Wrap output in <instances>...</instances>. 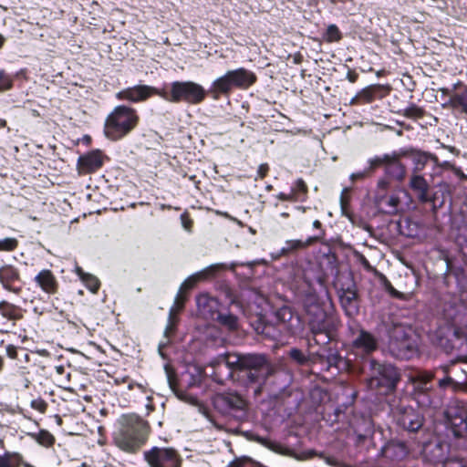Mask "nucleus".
<instances>
[{
	"instance_id": "f257e3e1",
	"label": "nucleus",
	"mask_w": 467,
	"mask_h": 467,
	"mask_svg": "<svg viewBox=\"0 0 467 467\" xmlns=\"http://www.w3.org/2000/svg\"><path fill=\"white\" fill-rule=\"evenodd\" d=\"M221 362L232 369L244 373V382L254 396L262 393L267 379L274 371L273 365L265 355L228 353L221 358Z\"/></svg>"
},
{
	"instance_id": "f03ea898",
	"label": "nucleus",
	"mask_w": 467,
	"mask_h": 467,
	"mask_svg": "<svg viewBox=\"0 0 467 467\" xmlns=\"http://www.w3.org/2000/svg\"><path fill=\"white\" fill-rule=\"evenodd\" d=\"M150 427L136 415L122 416L113 432V442L121 451L136 453L147 441Z\"/></svg>"
},
{
	"instance_id": "7ed1b4c3",
	"label": "nucleus",
	"mask_w": 467,
	"mask_h": 467,
	"mask_svg": "<svg viewBox=\"0 0 467 467\" xmlns=\"http://www.w3.org/2000/svg\"><path fill=\"white\" fill-rule=\"evenodd\" d=\"M139 116L135 109L117 106L107 117L104 132L110 140H117L129 134L138 125Z\"/></svg>"
},
{
	"instance_id": "20e7f679",
	"label": "nucleus",
	"mask_w": 467,
	"mask_h": 467,
	"mask_svg": "<svg viewBox=\"0 0 467 467\" xmlns=\"http://www.w3.org/2000/svg\"><path fill=\"white\" fill-rule=\"evenodd\" d=\"M160 97L172 103L197 105L205 99L206 90L193 81H174L171 83L169 91L161 89Z\"/></svg>"
},
{
	"instance_id": "39448f33",
	"label": "nucleus",
	"mask_w": 467,
	"mask_h": 467,
	"mask_svg": "<svg viewBox=\"0 0 467 467\" xmlns=\"http://www.w3.org/2000/svg\"><path fill=\"white\" fill-rule=\"evenodd\" d=\"M306 311L313 335L316 337L324 336L322 343H327L330 340L332 331L336 327L334 317L327 315L314 297L306 299ZM316 341L319 343V339L316 338Z\"/></svg>"
},
{
	"instance_id": "423d86ee",
	"label": "nucleus",
	"mask_w": 467,
	"mask_h": 467,
	"mask_svg": "<svg viewBox=\"0 0 467 467\" xmlns=\"http://www.w3.org/2000/svg\"><path fill=\"white\" fill-rule=\"evenodd\" d=\"M371 376L368 380L370 389L379 394L392 391L399 380V374L395 367L390 364H379L375 360L370 361Z\"/></svg>"
},
{
	"instance_id": "0eeeda50",
	"label": "nucleus",
	"mask_w": 467,
	"mask_h": 467,
	"mask_svg": "<svg viewBox=\"0 0 467 467\" xmlns=\"http://www.w3.org/2000/svg\"><path fill=\"white\" fill-rule=\"evenodd\" d=\"M213 406L221 413L237 420L245 418L248 407L247 401L237 393L216 395L213 399Z\"/></svg>"
},
{
	"instance_id": "6e6552de",
	"label": "nucleus",
	"mask_w": 467,
	"mask_h": 467,
	"mask_svg": "<svg viewBox=\"0 0 467 467\" xmlns=\"http://www.w3.org/2000/svg\"><path fill=\"white\" fill-rule=\"evenodd\" d=\"M145 462L150 467H181L182 459L173 448L157 447L143 452Z\"/></svg>"
},
{
	"instance_id": "1a4fd4ad",
	"label": "nucleus",
	"mask_w": 467,
	"mask_h": 467,
	"mask_svg": "<svg viewBox=\"0 0 467 467\" xmlns=\"http://www.w3.org/2000/svg\"><path fill=\"white\" fill-rule=\"evenodd\" d=\"M351 349L357 356L365 357L378 348V339L363 328L351 329Z\"/></svg>"
},
{
	"instance_id": "9d476101",
	"label": "nucleus",
	"mask_w": 467,
	"mask_h": 467,
	"mask_svg": "<svg viewBox=\"0 0 467 467\" xmlns=\"http://www.w3.org/2000/svg\"><path fill=\"white\" fill-rule=\"evenodd\" d=\"M410 194L403 188L396 189L390 195L379 197V202L387 207L386 212L389 214H398L404 213L411 202Z\"/></svg>"
},
{
	"instance_id": "9b49d317",
	"label": "nucleus",
	"mask_w": 467,
	"mask_h": 467,
	"mask_svg": "<svg viewBox=\"0 0 467 467\" xmlns=\"http://www.w3.org/2000/svg\"><path fill=\"white\" fill-rule=\"evenodd\" d=\"M160 92H161V90H159L158 88L151 86L136 85L119 91L116 93V98L119 100L139 103L147 100L153 95L160 96Z\"/></svg>"
},
{
	"instance_id": "f8f14e48",
	"label": "nucleus",
	"mask_w": 467,
	"mask_h": 467,
	"mask_svg": "<svg viewBox=\"0 0 467 467\" xmlns=\"http://www.w3.org/2000/svg\"><path fill=\"white\" fill-rule=\"evenodd\" d=\"M396 417L398 424L409 431H417L423 423L422 416L411 407H400Z\"/></svg>"
},
{
	"instance_id": "ddd939ff",
	"label": "nucleus",
	"mask_w": 467,
	"mask_h": 467,
	"mask_svg": "<svg viewBox=\"0 0 467 467\" xmlns=\"http://www.w3.org/2000/svg\"><path fill=\"white\" fill-rule=\"evenodd\" d=\"M234 88H238V83L229 70L212 83L209 91L217 99L221 95H228Z\"/></svg>"
},
{
	"instance_id": "4468645a",
	"label": "nucleus",
	"mask_w": 467,
	"mask_h": 467,
	"mask_svg": "<svg viewBox=\"0 0 467 467\" xmlns=\"http://www.w3.org/2000/svg\"><path fill=\"white\" fill-rule=\"evenodd\" d=\"M234 88H238V83L229 70L212 83L209 91L217 99L221 95H228Z\"/></svg>"
},
{
	"instance_id": "2eb2a0df",
	"label": "nucleus",
	"mask_w": 467,
	"mask_h": 467,
	"mask_svg": "<svg viewBox=\"0 0 467 467\" xmlns=\"http://www.w3.org/2000/svg\"><path fill=\"white\" fill-rule=\"evenodd\" d=\"M198 314L203 319L213 320L219 312V302L207 294H202L196 298Z\"/></svg>"
},
{
	"instance_id": "dca6fc26",
	"label": "nucleus",
	"mask_w": 467,
	"mask_h": 467,
	"mask_svg": "<svg viewBox=\"0 0 467 467\" xmlns=\"http://www.w3.org/2000/svg\"><path fill=\"white\" fill-rule=\"evenodd\" d=\"M103 156L99 150L88 152L80 156L78 161V170L82 173H89L99 170L103 165Z\"/></svg>"
},
{
	"instance_id": "f3484780",
	"label": "nucleus",
	"mask_w": 467,
	"mask_h": 467,
	"mask_svg": "<svg viewBox=\"0 0 467 467\" xmlns=\"http://www.w3.org/2000/svg\"><path fill=\"white\" fill-rule=\"evenodd\" d=\"M17 281H19V272L16 268L12 265H4L0 268V282L5 289L18 294L21 287L15 285Z\"/></svg>"
},
{
	"instance_id": "a211bd4d",
	"label": "nucleus",
	"mask_w": 467,
	"mask_h": 467,
	"mask_svg": "<svg viewBox=\"0 0 467 467\" xmlns=\"http://www.w3.org/2000/svg\"><path fill=\"white\" fill-rule=\"evenodd\" d=\"M407 454L408 448L406 444L400 441H391L381 449V455L392 462L401 461Z\"/></svg>"
},
{
	"instance_id": "6ab92c4d",
	"label": "nucleus",
	"mask_w": 467,
	"mask_h": 467,
	"mask_svg": "<svg viewBox=\"0 0 467 467\" xmlns=\"http://www.w3.org/2000/svg\"><path fill=\"white\" fill-rule=\"evenodd\" d=\"M224 268H225L224 264H216V265H213L207 267L206 269H204L202 272H199L197 274L191 275L182 284L178 294L183 295V292L185 290L192 288L196 285V283L199 282L200 280H202L209 276H212L214 275V273L216 271L222 270Z\"/></svg>"
},
{
	"instance_id": "aec40b11",
	"label": "nucleus",
	"mask_w": 467,
	"mask_h": 467,
	"mask_svg": "<svg viewBox=\"0 0 467 467\" xmlns=\"http://www.w3.org/2000/svg\"><path fill=\"white\" fill-rule=\"evenodd\" d=\"M410 188L415 192L417 198L421 202L429 201L430 186L426 179L418 173H413L410 178Z\"/></svg>"
},
{
	"instance_id": "412c9836",
	"label": "nucleus",
	"mask_w": 467,
	"mask_h": 467,
	"mask_svg": "<svg viewBox=\"0 0 467 467\" xmlns=\"http://www.w3.org/2000/svg\"><path fill=\"white\" fill-rule=\"evenodd\" d=\"M443 108H451L461 113L467 114V87L450 94V98L442 104Z\"/></svg>"
},
{
	"instance_id": "4be33fe9",
	"label": "nucleus",
	"mask_w": 467,
	"mask_h": 467,
	"mask_svg": "<svg viewBox=\"0 0 467 467\" xmlns=\"http://www.w3.org/2000/svg\"><path fill=\"white\" fill-rule=\"evenodd\" d=\"M36 283L40 288L48 294H54L57 290V282L50 270L45 269L35 277Z\"/></svg>"
},
{
	"instance_id": "5701e85b",
	"label": "nucleus",
	"mask_w": 467,
	"mask_h": 467,
	"mask_svg": "<svg viewBox=\"0 0 467 467\" xmlns=\"http://www.w3.org/2000/svg\"><path fill=\"white\" fill-rule=\"evenodd\" d=\"M433 379V374L431 372L419 371L410 375L409 380L413 385L416 391L424 393L431 389V381Z\"/></svg>"
},
{
	"instance_id": "b1692460",
	"label": "nucleus",
	"mask_w": 467,
	"mask_h": 467,
	"mask_svg": "<svg viewBox=\"0 0 467 467\" xmlns=\"http://www.w3.org/2000/svg\"><path fill=\"white\" fill-rule=\"evenodd\" d=\"M390 156H394V158L387 163L385 171L398 182H402L406 177V168L400 161L401 153L393 152Z\"/></svg>"
},
{
	"instance_id": "393cba45",
	"label": "nucleus",
	"mask_w": 467,
	"mask_h": 467,
	"mask_svg": "<svg viewBox=\"0 0 467 467\" xmlns=\"http://www.w3.org/2000/svg\"><path fill=\"white\" fill-rule=\"evenodd\" d=\"M185 296L181 294H177L176 298L174 300L173 306L170 309L169 313V321L165 329V335L169 336L175 329L176 324L178 322L177 315L179 312L184 307Z\"/></svg>"
},
{
	"instance_id": "a878e982",
	"label": "nucleus",
	"mask_w": 467,
	"mask_h": 467,
	"mask_svg": "<svg viewBox=\"0 0 467 467\" xmlns=\"http://www.w3.org/2000/svg\"><path fill=\"white\" fill-rule=\"evenodd\" d=\"M231 71L240 89H246L256 81L255 74L244 67H239Z\"/></svg>"
},
{
	"instance_id": "bb28decb",
	"label": "nucleus",
	"mask_w": 467,
	"mask_h": 467,
	"mask_svg": "<svg viewBox=\"0 0 467 467\" xmlns=\"http://www.w3.org/2000/svg\"><path fill=\"white\" fill-rule=\"evenodd\" d=\"M340 303L348 316L358 313L357 293L355 290L347 289L340 296Z\"/></svg>"
},
{
	"instance_id": "cd10ccee",
	"label": "nucleus",
	"mask_w": 467,
	"mask_h": 467,
	"mask_svg": "<svg viewBox=\"0 0 467 467\" xmlns=\"http://www.w3.org/2000/svg\"><path fill=\"white\" fill-rule=\"evenodd\" d=\"M446 424L454 437H462L467 431V416L448 420Z\"/></svg>"
},
{
	"instance_id": "c85d7f7f",
	"label": "nucleus",
	"mask_w": 467,
	"mask_h": 467,
	"mask_svg": "<svg viewBox=\"0 0 467 467\" xmlns=\"http://www.w3.org/2000/svg\"><path fill=\"white\" fill-rule=\"evenodd\" d=\"M75 272L90 292H98L100 283L95 275L85 273L79 266H76Z\"/></svg>"
},
{
	"instance_id": "c756f323",
	"label": "nucleus",
	"mask_w": 467,
	"mask_h": 467,
	"mask_svg": "<svg viewBox=\"0 0 467 467\" xmlns=\"http://www.w3.org/2000/svg\"><path fill=\"white\" fill-rule=\"evenodd\" d=\"M411 160L414 164V172L418 173L426 165L429 160H432L435 163L438 161L436 156L431 154H428L426 152L415 151L411 153Z\"/></svg>"
},
{
	"instance_id": "7c9ffc66",
	"label": "nucleus",
	"mask_w": 467,
	"mask_h": 467,
	"mask_svg": "<svg viewBox=\"0 0 467 467\" xmlns=\"http://www.w3.org/2000/svg\"><path fill=\"white\" fill-rule=\"evenodd\" d=\"M467 416V410L462 403L453 401L449 404L445 411L446 421L455 418Z\"/></svg>"
},
{
	"instance_id": "2f4dec72",
	"label": "nucleus",
	"mask_w": 467,
	"mask_h": 467,
	"mask_svg": "<svg viewBox=\"0 0 467 467\" xmlns=\"http://www.w3.org/2000/svg\"><path fill=\"white\" fill-rule=\"evenodd\" d=\"M213 320L218 321L223 327L228 330H236L238 328V319L233 314H223L218 312Z\"/></svg>"
},
{
	"instance_id": "473e14b6",
	"label": "nucleus",
	"mask_w": 467,
	"mask_h": 467,
	"mask_svg": "<svg viewBox=\"0 0 467 467\" xmlns=\"http://www.w3.org/2000/svg\"><path fill=\"white\" fill-rule=\"evenodd\" d=\"M0 314L8 319H19L21 317L19 308L6 301L0 302Z\"/></svg>"
},
{
	"instance_id": "72a5a7b5",
	"label": "nucleus",
	"mask_w": 467,
	"mask_h": 467,
	"mask_svg": "<svg viewBox=\"0 0 467 467\" xmlns=\"http://www.w3.org/2000/svg\"><path fill=\"white\" fill-rule=\"evenodd\" d=\"M21 456L18 453L5 452L0 454V467H19Z\"/></svg>"
},
{
	"instance_id": "f704fd0d",
	"label": "nucleus",
	"mask_w": 467,
	"mask_h": 467,
	"mask_svg": "<svg viewBox=\"0 0 467 467\" xmlns=\"http://www.w3.org/2000/svg\"><path fill=\"white\" fill-rule=\"evenodd\" d=\"M318 239L319 237H309L306 242L301 240H289L286 242V246L282 249V253L286 254L293 250L305 248Z\"/></svg>"
},
{
	"instance_id": "c9c22d12",
	"label": "nucleus",
	"mask_w": 467,
	"mask_h": 467,
	"mask_svg": "<svg viewBox=\"0 0 467 467\" xmlns=\"http://www.w3.org/2000/svg\"><path fill=\"white\" fill-rule=\"evenodd\" d=\"M33 437L39 444L45 447L51 446L55 441L54 436L47 431H40L38 433L34 434Z\"/></svg>"
},
{
	"instance_id": "e433bc0d",
	"label": "nucleus",
	"mask_w": 467,
	"mask_h": 467,
	"mask_svg": "<svg viewBox=\"0 0 467 467\" xmlns=\"http://www.w3.org/2000/svg\"><path fill=\"white\" fill-rule=\"evenodd\" d=\"M439 387L441 389H451L453 391H458L463 389V386L462 383L455 381L452 378L449 376H445L443 379L439 380Z\"/></svg>"
},
{
	"instance_id": "4c0bfd02",
	"label": "nucleus",
	"mask_w": 467,
	"mask_h": 467,
	"mask_svg": "<svg viewBox=\"0 0 467 467\" xmlns=\"http://www.w3.org/2000/svg\"><path fill=\"white\" fill-rule=\"evenodd\" d=\"M391 154H384L381 156H375L368 160L369 170H374L379 166H387V163L394 158Z\"/></svg>"
},
{
	"instance_id": "58836bf2",
	"label": "nucleus",
	"mask_w": 467,
	"mask_h": 467,
	"mask_svg": "<svg viewBox=\"0 0 467 467\" xmlns=\"http://www.w3.org/2000/svg\"><path fill=\"white\" fill-rule=\"evenodd\" d=\"M342 35L336 25L328 26L324 35V39L329 43L339 41Z\"/></svg>"
},
{
	"instance_id": "ea45409f",
	"label": "nucleus",
	"mask_w": 467,
	"mask_h": 467,
	"mask_svg": "<svg viewBox=\"0 0 467 467\" xmlns=\"http://www.w3.org/2000/svg\"><path fill=\"white\" fill-rule=\"evenodd\" d=\"M404 116L410 119H420L423 116V110L416 105H410L404 109Z\"/></svg>"
},
{
	"instance_id": "a19ab883",
	"label": "nucleus",
	"mask_w": 467,
	"mask_h": 467,
	"mask_svg": "<svg viewBox=\"0 0 467 467\" xmlns=\"http://www.w3.org/2000/svg\"><path fill=\"white\" fill-rule=\"evenodd\" d=\"M348 192H349V189L348 188H345L342 191L341 195H340L341 212H342V214L347 216V217H349V213H348V203H349Z\"/></svg>"
},
{
	"instance_id": "79ce46f5",
	"label": "nucleus",
	"mask_w": 467,
	"mask_h": 467,
	"mask_svg": "<svg viewBox=\"0 0 467 467\" xmlns=\"http://www.w3.org/2000/svg\"><path fill=\"white\" fill-rule=\"evenodd\" d=\"M18 242L16 238H5L0 240V251H13L17 247Z\"/></svg>"
},
{
	"instance_id": "37998d69",
	"label": "nucleus",
	"mask_w": 467,
	"mask_h": 467,
	"mask_svg": "<svg viewBox=\"0 0 467 467\" xmlns=\"http://www.w3.org/2000/svg\"><path fill=\"white\" fill-rule=\"evenodd\" d=\"M415 353V349L410 345H406L403 347V344L397 349L396 355L401 358H410Z\"/></svg>"
},
{
	"instance_id": "c03bdc74",
	"label": "nucleus",
	"mask_w": 467,
	"mask_h": 467,
	"mask_svg": "<svg viewBox=\"0 0 467 467\" xmlns=\"http://www.w3.org/2000/svg\"><path fill=\"white\" fill-rule=\"evenodd\" d=\"M276 317L280 321L285 323L292 319L293 313L289 307L284 306L277 311Z\"/></svg>"
},
{
	"instance_id": "a18cd8bd",
	"label": "nucleus",
	"mask_w": 467,
	"mask_h": 467,
	"mask_svg": "<svg viewBox=\"0 0 467 467\" xmlns=\"http://www.w3.org/2000/svg\"><path fill=\"white\" fill-rule=\"evenodd\" d=\"M358 99L365 102H370L374 99V88H364L358 96Z\"/></svg>"
},
{
	"instance_id": "49530a36",
	"label": "nucleus",
	"mask_w": 467,
	"mask_h": 467,
	"mask_svg": "<svg viewBox=\"0 0 467 467\" xmlns=\"http://www.w3.org/2000/svg\"><path fill=\"white\" fill-rule=\"evenodd\" d=\"M12 86V80L3 70H0V90H5Z\"/></svg>"
},
{
	"instance_id": "de8ad7c7",
	"label": "nucleus",
	"mask_w": 467,
	"mask_h": 467,
	"mask_svg": "<svg viewBox=\"0 0 467 467\" xmlns=\"http://www.w3.org/2000/svg\"><path fill=\"white\" fill-rule=\"evenodd\" d=\"M291 358L297 360L299 363H303L306 360L304 354L298 349H292L290 352Z\"/></svg>"
},
{
	"instance_id": "09e8293b",
	"label": "nucleus",
	"mask_w": 467,
	"mask_h": 467,
	"mask_svg": "<svg viewBox=\"0 0 467 467\" xmlns=\"http://www.w3.org/2000/svg\"><path fill=\"white\" fill-rule=\"evenodd\" d=\"M182 223L185 230L190 231L192 227V221L187 217L185 213L181 215Z\"/></svg>"
},
{
	"instance_id": "8fccbe9b",
	"label": "nucleus",
	"mask_w": 467,
	"mask_h": 467,
	"mask_svg": "<svg viewBox=\"0 0 467 467\" xmlns=\"http://www.w3.org/2000/svg\"><path fill=\"white\" fill-rule=\"evenodd\" d=\"M268 170H269V167L267 164L264 163V164H261L259 167H258V170H257V175L259 178L263 179L266 173L268 172Z\"/></svg>"
},
{
	"instance_id": "3c124183",
	"label": "nucleus",
	"mask_w": 467,
	"mask_h": 467,
	"mask_svg": "<svg viewBox=\"0 0 467 467\" xmlns=\"http://www.w3.org/2000/svg\"><path fill=\"white\" fill-rule=\"evenodd\" d=\"M445 467H465V465L461 460H449L446 462Z\"/></svg>"
},
{
	"instance_id": "603ef678",
	"label": "nucleus",
	"mask_w": 467,
	"mask_h": 467,
	"mask_svg": "<svg viewBox=\"0 0 467 467\" xmlns=\"http://www.w3.org/2000/svg\"><path fill=\"white\" fill-rule=\"evenodd\" d=\"M32 408L39 410V411H44L45 409H46V404L43 400H33L32 401Z\"/></svg>"
},
{
	"instance_id": "864d4df0",
	"label": "nucleus",
	"mask_w": 467,
	"mask_h": 467,
	"mask_svg": "<svg viewBox=\"0 0 467 467\" xmlns=\"http://www.w3.org/2000/svg\"><path fill=\"white\" fill-rule=\"evenodd\" d=\"M389 187V182L387 179H380L378 182V189L387 191Z\"/></svg>"
},
{
	"instance_id": "5fc2aeb1",
	"label": "nucleus",
	"mask_w": 467,
	"mask_h": 467,
	"mask_svg": "<svg viewBox=\"0 0 467 467\" xmlns=\"http://www.w3.org/2000/svg\"><path fill=\"white\" fill-rule=\"evenodd\" d=\"M323 459L330 466L337 467L338 465V461L333 456H323Z\"/></svg>"
},
{
	"instance_id": "6e6d98bb",
	"label": "nucleus",
	"mask_w": 467,
	"mask_h": 467,
	"mask_svg": "<svg viewBox=\"0 0 467 467\" xmlns=\"http://www.w3.org/2000/svg\"><path fill=\"white\" fill-rule=\"evenodd\" d=\"M366 175H367V172L365 171L354 172L350 175V180L352 182H355L356 180H361V179L365 178Z\"/></svg>"
},
{
	"instance_id": "4d7b16f0",
	"label": "nucleus",
	"mask_w": 467,
	"mask_h": 467,
	"mask_svg": "<svg viewBox=\"0 0 467 467\" xmlns=\"http://www.w3.org/2000/svg\"><path fill=\"white\" fill-rule=\"evenodd\" d=\"M6 353H7V356L9 358H16V354H17V350H16V348L14 346H8L6 348Z\"/></svg>"
},
{
	"instance_id": "13d9d810",
	"label": "nucleus",
	"mask_w": 467,
	"mask_h": 467,
	"mask_svg": "<svg viewBox=\"0 0 467 467\" xmlns=\"http://www.w3.org/2000/svg\"><path fill=\"white\" fill-rule=\"evenodd\" d=\"M296 184L299 191H302L304 192L306 191V186L302 180L297 181Z\"/></svg>"
},
{
	"instance_id": "bf43d9fd",
	"label": "nucleus",
	"mask_w": 467,
	"mask_h": 467,
	"mask_svg": "<svg viewBox=\"0 0 467 467\" xmlns=\"http://www.w3.org/2000/svg\"><path fill=\"white\" fill-rule=\"evenodd\" d=\"M452 171L455 172V174H457L458 176L460 177H464V174L462 173V171L459 169V168H456V167H453L452 168Z\"/></svg>"
},
{
	"instance_id": "052dcab7",
	"label": "nucleus",
	"mask_w": 467,
	"mask_h": 467,
	"mask_svg": "<svg viewBox=\"0 0 467 467\" xmlns=\"http://www.w3.org/2000/svg\"><path fill=\"white\" fill-rule=\"evenodd\" d=\"M230 467H242V463L240 462H234L230 464Z\"/></svg>"
},
{
	"instance_id": "680f3d73",
	"label": "nucleus",
	"mask_w": 467,
	"mask_h": 467,
	"mask_svg": "<svg viewBox=\"0 0 467 467\" xmlns=\"http://www.w3.org/2000/svg\"><path fill=\"white\" fill-rule=\"evenodd\" d=\"M313 226L315 228H320L321 227V223L318 221V220H316L314 223H313Z\"/></svg>"
},
{
	"instance_id": "e2e57ef3",
	"label": "nucleus",
	"mask_w": 467,
	"mask_h": 467,
	"mask_svg": "<svg viewBox=\"0 0 467 467\" xmlns=\"http://www.w3.org/2000/svg\"><path fill=\"white\" fill-rule=\"evenodd\" d=\"M441 166L442 167H448V168H450L451 170L454 167L453 165L450 164L448 161L443 162Z\"/></svg>"
},
{
	"instance_id": "0e129e2a",
	"label": "nucleus",
	"mask_w": 467,
	"mask_h": 467,
	"mask_svg": "<svg viewBox=\"0 0 467 467\" xmlns=\"http://www.w3.org/2000/svg\"><path fill=\"white\" fill-rule=\"evenodd\" d=\"M6 126V121L3 119H0V128H4Z\"/></svg>"
},
{
	"instance_id": "69168bd1",
	"label": "nucleus",
	"mask_w": 467,
	"mask_h": 467,
	"mask_svg": "<svg viewBox=\"0 0 467 467\" xmlns=\"http://www.w3.org/2000/svg\"><path fill=\"white\" fill-rule=\"evenodd\" d=\"M389 292H390L392 295H394V296H398V295H399V293H398V292H397L393 287H390V288H389Z\"/></svg>"
},
{
	"instance_id": "338daca9",
	"label": "nucleus",
	"mask_w": 467,
	"mask_h": 467,
	"mask_svg": "<svg viewBox=\"0 0 467 467\" xmlns=\"http://www.w3.org/2000/svg\"><path fill=\"white\" fill-rule=\"evenodd\" d=\"M57 371L61 374L64 371V368L62 366H59L57 368Z\"/></svg>"
},
{
	"instance_id": "774afa93",
	"label": "nucleus",
	"mask_w": 467,
	"mask_h": 467,
	"mask_svg": "<svg viewBox=\"0 0 467 467\" xmlns=\"http://www.w3.org/2000/svg\"><path fill=\"white\" fill-rule=\"evenodd\" d=\"M279 198L282 199V200H287L288 199V197L285 194H284V193H281L279 195Z\"/></svg>"
}]
</instances>
